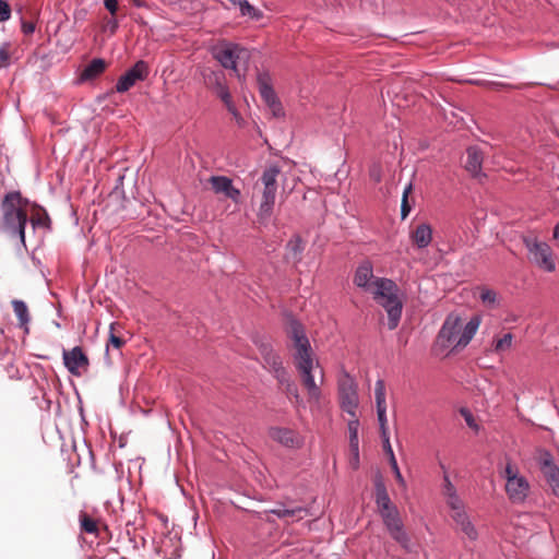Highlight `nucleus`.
<instances>
[{
	"label": "nucleus",
	"mask_w": 559,
	"mask_h": 559,
	"mask_svg": "<svg viewBox=\"0 0 559 559\" xmlns=\"http://www.w3.org/2000/svg\"><path fill=\"white\" fill-rule=\"evenodd\" d=\"M288 336L294 343L293 360L305 386L309 403L320 409L323 394L320 384L323 383L324 372L316 358L304 325L293 319L289 323Z\"/></svg>",
	"instance_id": "1"
},
{
	"label": "nucleus",
	"mask_w": 559,
	"mask_h": 559,
	"mask_svg": "<svg viewBox=\"0 0 559 559\" xmlns=\"http://www.w3.org/2000/svg\"><path fill=\"white\" fill-rule=\"evenodd\" d=\"M479 323V318L474 317L463 325L457 314L450 313L447 316L435 341V353L443 355L453 349L465 347L476 334Z\"/></svg>",
	"instance_id": "2"
},
{
	"label": "nucleus",
	"mask_w": 559,
	"mask_h": 559,
	"mask_svg": "<svg viewBox=\"0 0 559 559\" xmlns=\"http://www.w3.org/2000/svg\"><path fill=\"white\" fill-rule=\"evenodd\" d=\"M28 199L23 198L20 191L7 192L0 202V229L10 236L17 237L23 248H26L25 228L28 223L26 207Z\"/></svg>",
	"instance_id": "3"
},
{
	"label": "nucleus",
	"mask_w": 559,
	"mask_h": 559,
	"mask_svg": "<svg viewBox=\"0 0 559 559\" xmlns=\"http://www.w3.org/2000/svg\"><path fill=\"white\" fill-rule=\"evenodd\" d=\"M370 295L386 311L389 330L396 329L403 311V300L400 297V288L396 283L388 277L380 278Z\"/></svg>",
	"instance_id": "4"
},
{
	"label": "nucleus",
	"mask_w": 559,
	"mask_h": 559,
	"mask_svg": "<svg viewBox=\"0 0 559 559\" xmlns=\"http://www.w3.org/2000/svg\"><path fill=\"white\" fill-rule=\"evenodd\" d=\"M253 343L259 349L263 361H264V368L267 369L270 372L273 373L274 378L281 383L286 384L287 390L290 391V389L294 390V395L298 400L299 394L296 389V385L290 381L289 374L286 370V368L283 366L282 357L278 353H276L270 342V340L265 336H259L257 335L253 338Z\"/></svg>",
	"instance_id": "5"
},
{
	"label": "nucleus",
	"mask_w": 559,
	"mask_h": 559,
	"mask_svg": "<svg viewBox=\"0 0 559 559\" xmlns=\"http://www.w3.org/2000/svg\"><path fill=\"white\" fill-rule=\"evenodd\" d=\"M281 168L276 164L264 168L261 182L263 185L262 198L257 213L260 223L265 224L272 216L277 193V177Z\"/></svg>",
	"instance_id": "6"
},
{
	"label": "nucleus",
	"mask_w": 559,
	"mask_h": 559,
	"mask_svg": "<svg viewBox=\"0 0 559 559\" xmlns=\"http://www.w3.org/2000/svg\"><path fill=\"white\" fill-rule=\"evenodd\" d=\"M209 50L224 69L233 70L239 81L245 80V73L238 69L237 62L242 56L248 57L247 49L233 41L222 39L211 46Z\"/></svg>",
	"instance_id": "7"
},
{
	"label": "nucleus",
	"mask_w": 559,
	"mask_h": 559,
	"mask_svg": "<svg viewBox=\"0 0 559 559\" xmlns=\"http://www.w3.org/2000/svg\"><path fill=\"white\" fill-rule=\"evenodd\" d=\"M506 492L512 503H523L530 492V483L520 474L519 468L511 462L504 467Z\"/></svg>",
	"instance_id": "8"
},
{
	"label": "nucleus",
	"mask_w": 559,
	"mask_h": 559,
	"mask_svg": "<svg viewBox=\"0 0 559 559\" xmlns=\"http://www.w3.org/2000/svg\"><path fill=\"white\" fill-rule=\"evenodd\" d=\"M378 512L389 531L391 537L396 540L401 546L407 548L409 538L404 530L400 512L392 502L378 508Z\"/></svg>",
	"instance_id": "9"
},
{
	"label": "nucleus",
	"mask_w": 559,
	"mask_h": 559,
	"mask_svg": "<svg viewBox=\"0 0 559 559\" xmlns=\"http://www.w3.org/2000/svg\"><path fill=\"white\" fill-rule=\"evenodd\" d=\"M528 252V260L545 272H554L556 263L552 259L551 248L544 241L535 238H524Z\"/></svg>",
	"instance_id": "10"
},
{
	"label": "nucleus",
	"mask_w": 559,
	"mask_h": 559,
	"mask_svg": "<svg viewBox=\"0 0 559 559\" xmlns=\"http://www.w3.org/2000/svg\"><path fill=\"white\" fill-rule=\"evenodd\" d=\"M338 400L341 408L350 415L357 416L359 399L357 392V383L347 372H344L338 379Z\"/></svg>",
	"instance_id": "11"
},
{
	"label": "nucleus",
	"mask_w": 559,
	"mask_h": 559,
	"mask_svg": "<svg viewBox=\"0 0 559 559\" xmlns=\"http://www.w3.org/2000/svg\"><path fill=\"white\" fill-rule=\"evenodd\" d=\"M259 93L276 118L284 116L283 106L273 88L272 78L267 71H261L257 75Z\"/></svg>",
	"instance_id": "12"
},
{
	"label": "nucleus",
	"mask_w": 559,
	"mask_h": 559,
	"mask_svg": "<svg viewBox=\"0 0 559 559\" xmlns=\"http://www.w3.org/2000/svg\"><path fill=\"white\" fill-rule=\"evenodd\" d=\"M381 277L373 273V264L370 260H362L355 269L353 283L364 293L370 294L379 284Z\"/></svg>",
	"instance_id": "13"
},
{
	"label": "nucleus",
	"mask_w": 559,
	"mask_h": 559,
	"mask_svg": "<svg viewBox=\"0 0 559 559\" xmlns=\"http://www.w3.org/2000/svg\"><path fill=\"white\" fill-rule=\"evenodd\" d=\"M147 75L148 67L145 61L140 60L118 79L116 91L124 93L134 86L136 82L144 81Z\"/></svg>",
	"instance_id": "14"
},
{
	"label": "nucleus",
	"mask_w": 559,
	"mask_h": 559,
	"mask_svg": "<svg viewBox=\"0 0 559 559\" xmlns=\"http://www.w3.org/2000/svg\"><path fill=\"white\" fill-rule=\"evenodd\" d=\"M62 359L64 367L73 376H81L82 371L87 370L90 365L87 356L80 346L70 350L63 349Z\"/></svg>",
	"instance_id": "15"
},
{
	"label": "nucleus",
	"mask_w": 559,
	"mask_h": 559,
	"mask_svg": "<svg viewBox=\"0 0 559 559\" xmlns=\"http://www.w3.org/2000/svg\"><path fill=\"white\" fill-rule=\"evenodd\" d=\"M539 468L551 487L554 495L559 497V467L554 461L552 455L548 451H544L539 455Z\"/></svg>",
	"instance_id": "16"
},
{
	"label": "nucleus",
	"mask_w": 559,
	"mask_h": 559,
	"mask_svg": "<svg viewBox=\"0 0 559 559\" xmlns=\"http://www.w3.org/2000/svg\"><path fill=\"white\" fill-rule=\"evenodd\" d=\"M212 189L215 193H223L235 203H238L241 198L240 190L235 188L233 180L226 176H212L210 178Z\"/></svg>",
	"instance_id": "17"
},
{
	"label": "nucleus",
	"mask_w": 559,
	"mask_h": 559,
	"mask_svg": "<svg viewBox=\"0 0 559 559\" xmlns=\"http://www.w3.org/2000/svg\"><path fill=\"white\" fill-rule=\"evenodd\" d=\"M374 397H376V404H377V415H378L380 431H381V435H385L388 432L385 388H384V382L381 379H379L376 382Z\"/></svg>",
	"instance_id": "18"
},
{
	"label": "nucleus",
	"mask_w": 559,
	"mask_h": 559,
	"mask_svg": "<svg viewBox=\"0 0 559 559\" xmlns=\"http://www.w3.org/2000/svg\"><path fill=\"white\" fill-rule=\"evenodd\" d=\"M451 518L455 523L456 530L463 533L469 540L474 542L478 538L477 528L465 509L462 512L451 513Z\"/></svg>",
	"instance_id": "19"
},
{
	"label": "nucleus",
	"mask_w": 559,
	"mask_h": 559,
	"mask_svg": "<svg viewBox=\"0 0 559 559\" xmlns=\"http://www.w3.org/2000/svg\"><path fill=\"white\" fill-rule=\"evenodd\" d=\"M483 152L478 146H469L466 150L465 168L473 176L481 175Z\"/></svg>",
	"instance_id": "20"
},
{
	"label": "nucleus",
	"mask_w": 559,
	"mask_h": 559,
	"mask_svg": "<svg viewBox=\"0 0 559 559\" xmlns=\"http://www.w3.org/2000/svg\"><path fill=\"white\" fill-rule=\"evenodd\" d=\"M286 254L285 259L295 264L301 262L302 252L305 250V242L299 235H294L285 246Z\"/></svg>",
	"instance_id": "21"
},
{
	"label": "nucleus",
	"mask_w": 559,
	"mask_h": 559,
	"mask_svg": "<svg viewBox=\"0 0 559 559\" xmlns=\"http://www.w3.org/2000/svg\"><path fill=\"white\" fill-rule=\"evenodd\" d=\"M411 238L418 249L427 248L432 240V228L427 223H421L412 231Z\"/></svg>",
	"instance_id": "22"
},
{
	"label": "nucleus",
	"mask_w": 559,
	"mask_h": 559,
	"mask_svg": "<svg viewBox=\"0 0 559 559\" xmlns=\"http://www.w3.org/2000/svg\"><path fill=\"white\" fill-rule=\"evenodd\" d=\"M12 308L14 311V314L17 318V326L23 330L24 334L29 333V322H31V316L28 312L27 305L20 299L12 300Z\"/></svg>",
	"instance_id": "23"
},
{
	"label": "nucleus",
	"mask_w": 559,
	"mask_h": 559,
	"mask_svg": "<svg viewBox=\"0 0 559 559\" xmlns=\"http://www.w3.org/2000/svg\"><path fill=\"white\" fill-rule=\"evenodd\" d=\"M358 428H359L358 417L357 416L352 417L348 421V432H349V448L354 454L355 465L358 464V456H359Z\"/></svg>",
	"instance_id": "24"
},
{
	"label": "nucleus",
	"mask_w": 559,
	"mask_h": 559,
	"mask_svg": "<svg viewBox=\"0 0 559 559\" xmlns=\"http://www.w3.org/2000/svg\"><path fill=\"white\" fill-rule=\"evenodd\" d=\"M204 83L207 87L212 88L215 93L219 91V87L227 86L225 84V75L222 71H214L211 69H206L202 73Z\"/></svg>",
	"instance_id": "25"
},
{
	"label": "nucleus",
	"mask_w": 559,
	"mask_h": 559,
	"mask_svg": "<svg viewBox=\"0 0 559 559\" xmlns=\"http://www.w3.org/2000/svg\"><path fill=\"white\" fill-rule=\"evenodd\" d=\"M270 436L273 440L286 447H294L296 443L295 432L287 428H272Z\"/></svg>",
	"instance_id": "26"
},
{
	"label": "nucleus",
	"mask_w": 559,
	"mask_h": 559,
	"mask_svg": "<svg viewBox=\"0 0 559 559\" xmlns=\"http://www.w3.org/2000/svg\"><path fill=\"white\" fill-rule=\"evenodd\" d=\"M105 68H106V63L103 59H100V58L93 59L85 67L83 72L81 73V80L86 81V80L95 79L96 76H98L99 74H102L104 72Z\"/></svg>",
	"instance_id": "27"
},
{
	"label": "nucleus",
	"mask_w": 559,
	"mask_h": 559,
	"mask_svg": "<svg viewBox=\"0 0 559 559\" xmlns=\"http://www.w3.org/2000/svg\"><path fill=\"white\" fill-rule=\"evenodd\" d=\"M267 512L276 515L278 519H284L287 516H292V518L296 516L298 520H300L304 518V515H301L302 513L305 515L308 514V509L304 508V507H296V508L288 509L282 504V506H278L277 508L269 510Z\"/></svg>",
	"instance_id": "28"
},
{
	"label": "nucleus",
	"mask_w": 559,
	"mask_h": 559,
	"mask_svg": "<svg viewBox=\"0 0 559 559\" xmlns=\"http://www.w3.org/2000/svg\"><path fill=\"white\" fill-rule=\"evenodd\" d=\"M374 490L377 509L392 502L381 476H378L374 480Z\"/></svg>",
	"instance_id": "29"
},
{
	"label": "nucleus",
	"mask_w": 559,
	"mask_h": 559,
	"mask_svg": "<svg viewBox=\"0 0 559 559\" xmlns=\"http://www.w3.org/2000/svg\"><path fill=\"white\" fill-rule=\"evenodd\" d=\"M238 8L242 16H249L254 21H259L263 17L262 11L251 5L248 0H243Z\"/></svg>",
	"instance_id": "30"
},
{
	"label": "nucleus",
	"mask_w": 559,
	"mask_h": 559,
	"mask_svg": "<svg viewBox=\"0 0 559 559\" xmlns=\"http://www.w3.org/2000/svg\"><path fill=\"white\" fill-rule=\"evenodd\" d=\"M80 525L81 530L85 533L97 534L98 532L97 522L86 513L80 514Z\"/></svg>",
	"instance_id": "31"
},
{
	"label": "nucleus",
	"mask_w": 559,
	"mask_h": 559,
	"mask_svg": "<svg viewBox=\"0 0 559 559\" xmlns=\"http://www.w3.org/2000/svg\"><path fill=\"white\" fill-rule=\"evenodd\" d=\"M447 506L451 510V513L462 512V510L465 509V504L461 497L459 496L457 491L449 495L444 498Z\"/></svg>",
	"instance_id": "32"
},
{
	"label": "nucleus",
	"mask_w": 559,
	"mask_h": 559,
	"mask_svg": "<svg viewBox=\"0 0 559 559\" xmlns=\"http://www.w3.org/2000/svg\"><path fill=\"white\" fill-rule=\"evenodd\" d=\"M171 546L174 547L171 551H168L166 544L160 549V554L163 556V559H180L181 558V549L179 547V540H174L169 538L168 540Z\"/></svg>",
	"instance_id": "33"
},
{
	"label": "nucleus",
	"mask_w": 559,
	"mask_h": 559,
	"mask_svg": "<svg viewBox=\"0 0 559 559\" xmlns=\"http://www.w3.org/2000/svg\"><path fill=\"white\" fill-rule=\"evenodd\" d=\"M513 335L511 333L504 334L502 337L495 342V352L501 353L509 349L512 345Z\"/></svg>",
	"instance_id": "34"
},
{
	"label": "nucleus",
	"mask_w": 559,
	"mask_h": 559,
	"mask_svg": "<svg viewBox=\"0 0 559 559\" xmlns=\"http://www.w3.org/2000/svg\"><path fill=\"white\" fill-rule=\"evenodd\" d=\"M412 190V185L409 183L403 191L402 204H401V216L404 219L409 212L412 211V206L408 203V193Z\"/></svg>",
	"instance_id": "35"
},
{
	"label": "nucleus",
	"mask_w": 559,
	"mask_h": 559,
	"mask_svg": "<svg viewBox=\"0 0 559 559\" xmlns=\"http://www.w3.org/2000/svg\"><path fill=\"white\" fill-rule=\"evenodd\" d=\"M457 490H456L455 486L452 484L449 474L444 473L443 474V483H442V487H441V493H442L443 498H445L447 496L452 495Z\"/></svg>",
	"instance_id": "36"
},
{
	"label": "nucleus",
	"mask_w": 559,
	"mask_h": 559,
	"mask_svg": "<svg viewBox=\"0 0 559 559\" xmlns=\"http://www.w3.org/2000/svg\"><path fill=\"white\" fill-rule=\"evenodd\" d=\"M116 325L117 323L112 322L109 326V344L119 349L124 345L126 342L120 336L115 334Z\"/></svg>",
	"instance_id": "37"
},
{
	"label": "nucleus",
	"mask_w": 559,
	"mask_h": 559,
	"mask_svg": "<svg viewBox=\"0 0 559 559\" xmlns=\"http://www.w3.org/2000/svg\"><path fill=\"white\" fill-rule=\"evenodd\" d=\"M480 300L487 305H493L497 300V294L492 289H481L479 295Z\"/></svg>",
	"instance_id": "38"
},
{
	"label": "nucleus",
	"mask_w": 559,
	"mask_h": 559,
	"mask_svg": "<svg viewBox=\"0 0 559 559\" xmlns=\"http://www.w3.org/2000/svg\"><path fill=\"white\" fill-rule=\"evenodd\" d=\"M390 465L394 472V475H395V478H396V481L399 483V485L403 488H406V481L399 468L397 461H396L395 456H392Z\"/></svg>",
	"instance_id": "39"
},
{
	"label": "nucleus",
	"mask_w": 559,
	"mask_h": 559,
	"mask_svg": "<svg viewBox=\"0 0 559 559\" xmlns=\"http://www.w3.org/2000/svg\"><path fill=\"white\" fill-rule=\"evenodd\" d=\"M29 222L34 228H36V227L49 228L50 227V218L46 213L44 216L31 218Z\"/></svg>",
	"instance_id": "40"
},
{
	"label": "nucleus",
	"mask_w": 559,
	"mask_h": 559,
	"mask_svg": "<svg viewBox=\"0 0 559 559\" xmlns=\"http://www.w3.org/2000/svg\"><path fill=\"white\" fill-rule=\"evenodd\" d=\"M11 17V8L5 0H0V22H5Z\"/></svg>",
	"instance_id": "41"
},
{
	"label": "nucleus",
	"mask_w": 559,
	"mask_h": 559,
	"mask_svg": "<svg viewBox=\"0 0 559 559\" xmlns=\"http://www.w3.org/2000/svg\"><path fill=\"white\" fill-rule=\"evenodd\" d=\"M216 95L222 99L226 107L234 103L227 86L219 87V91H217Z\"/></svg>",
	"instance_id": "42"
},
{
	"label": "nucleus",
	"mask_w": 559,
	"mask_h": 559,
	"mask_svg": "<svg viewBox=\"0 0 559 559\" xmlns=\"http://www.w3.org/2000/svg\"><path fill=\"white\" fill-rule=\"evenodd\" d=\"M10 64V53L8 50V45L3 44L0 47V68H7Z\"/></svg>",
	"instance_id": "43"
},
{
	"label": "nucleus",
	"mask_w": 559,
	"mask_h": 559,
	"mask_svg": "<svg viewBox=\"0 0 559 559\" xmlns=\"http://www.w3.org/2000/svg\"><path fill=\"white\" fill-rule=\"evenodd\" d=\"M35 23L32 21H22L21 29L24 35H32L35 32Z\"/></svg>",
	"instance_id": "44"
},
{
	"label": "nucleus",
	"mask_w": 559,
	"mask_h": 559,
	"mask_svg": "<svg viewBox=\"0 0 559 559\" xmlns=\"http://www.w3.org/2000/svg\"><path fill=\"white\" fill-rule=\"evenodd\" d=\"M381 438L383 441V448H384L385 452L388 453L390 461H391L392 456H395V455H394V452H393L391 443H390L389 433L386 432L385 435H381Z\"/></svg>",
	"instance_id": "45"
},
{
	"label": "nucleus",
	"mask_w": 559,
	"mask_h": 559,
	"mask_svg": "<svg viewBox=\"0 0 559 559\" xmlns=\"http://www.w3.org/2000/svg\"><path fill=\"white\" fill-rule=\"evenodd\" d=\"M461 414L463 415L466 424L472 428H477V425L475 424L474 417L472 413L467 409H462Z\"/></svg>",
	"instance_id": "46"
},
{
	"label": "nucleus",
	"mask_w": 559,
	"mask_h": 559,
	"mask_svg": "<svg viewBox=\"0 0 559 559\" xmlns=\"http://www.w3.org/2000/svg\"><path fill=\"white\" fill-rule=\"evenodd\" d=\"M105 8L111 13L115 14L118 10V1L117 0H105Z\"/></svg>",
	"instance_id": "47"
},
{
	"label": "nucleus",
	"mask_w": 559,
	"mask_h": 559,
	"mask_svg": "<svg viewBox=\"0 0 559 559\" xmlns=\"http://www.w3.org/2000/svg\"><path fill=\"white\" fill-rule=\"evenodd\" d=\"M227 110L234 116V118L239 122V120H241V117H240V114L238 112L235 104H230L229 106L226 107Z\"/></svg>",
	"instance_id": "48"
},
{
	"label": "nucleus",
	"mask_w": 559,
	"mask_h": 559,
	"mask_svg": "<svg viewBox=\"0 0 559 559\" xmlns=\"http://www.w3.org/2000/svg\"><path fill=\"white\" fill-rule=\"evenodd\" d=\"M554 237L557 238V239L559 238V223L555 226Z\"/></svg>",
	"instance_id": "49"
},
{
	"label": "nucleus",
	"mask_w": 559,
	"mask_h": 559,
	"mask_svg": "<svg viewBox=\"0 0 559 559\" xmlns=\"http://www.w3.org/2000/svg\"><path fill=\"white\" fill-rule=\"evenodd\" d=\"M231 4L239 7L243 0H228Z\"/></svg>",
	"instance_id": "50"
},
{
	"label": "nucleus",
	"mask_w": 559,
	"mask_h": 559,
	"mask_svg": "<svg viewBox=\"0 0 559 559\" xmlns=\"http://www.w3.org/2000/svg\"><path fill=\"white\" fill-rule=\"evenodd\" d=\"M133 4L138 8H141L143 5L141 0H132Z\"/></svg>",
	"instance_id": "51"
}]
</instances>
